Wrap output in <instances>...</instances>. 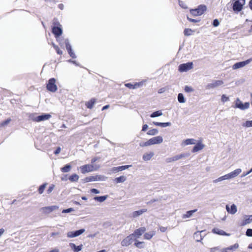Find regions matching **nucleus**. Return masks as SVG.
<instances>
[{"label": "nucleus", "mask_w": 252, "mask_h": 252, "mask_svg": "<svg viewBox=\"0 0 252 252\" xmlns=\"http://www.w3.org/2000/svg\"><path fill=\"white\" fill-rule=\"evenodd\" d=\"M163 141V139L161 136H158L156 137H153L150 139L146 142H142L140 143V146L141 147H146L151 145L156 144H160L162 143Z\"/></svg>", "instance_id": "obj_1"}, {"label": "nucleus", "mask_w": 252, "mask_h": 252, "mask_svg": "<svg viewBox=\"0 0 252 252\" xmlns=\"http://www.w3.org/2000/svg\"><path fill=\"white\" fill-rule=\"evenodd\" d=\"M53 24L54 26L52 27V32L55 35L56 38L59 37L63 32L62 29V26L60 24V23L57 20L56 21H54L53 22Z\"/></svg>", "instance_id": "obj_2"}, {"label": "nucleus", "mask_w": 252, "mask_h": 252, "mask_svg": "<svg viewBox=\"0 0 252 252\" xmlns=\"http://www.w3.org/2000/svg\"><path fill=\"white\" fill-rule=\"evenodd\" d=\"M206 6L204 5H199L198 8L194 9H191L190 13L194 16L201 15L206 10Z\"/></svg>", "instance_id": "obj_3"}, {"label": "nucleus", "mask_w": 252, "mask_h": 252, "mask_svg": "<svg viewBox=\"0 0 252 252\" xmlns=\"http://www.w3.org/2000/svg\"><path fill=\"white\" fill-rule=\"evenodd\" d=\"M56 82V80L54 78H50L46 84L47 89L51 92H55L58 89Z\"/></svg>", "instance_id": "obj_4"}, {"label": "nucleus", "mask_w": 252, "mask_h": 252, "mask_svg": "<svg viewBox=\"0 0 252 252\" xmlns=\"http://www.w3.org/2000/svg\"><path fill=\"white\" fill-rule=\"evenodd\" d=\"M233 9L234 11L240 12L243 9L245 4V0H233Z\"/></svg>", "instance_id": "obj_5"}, {"label": "nucleus", "mask_w": 252, "mask_h": 252, "mask_svg": "<svg viewBox=\"0 0 252 252\" xmlns=\"http://www.w3.org/2000/svg\"><path fill=\"white\" fill-rule=\"evenodd\" d=\"M134 238L131 234L125 237L121 243L123 247H127L130 245L134 241Z\"/></svg>", "instance_id": "obj_6"}, {"label": "nucleus", "mask_w": 252, "mask_h": 252, "mask_svg": "<svg viewBox=\"0 0 252 252\" xmlns=\"http://www.w3.org/2000/svg\"><path fill=\"white\" fill-rule=\"evenodd\" d=\"M193 67V63L191 62H189L186 63H182L179 65L178 70L180 72H186Z\"/></svg>", "instance_id": "obj_7"}, {"label": "nucleus", "mask_w": 252, "mask_h": 252, "mask_svg": "<svg viewBox=\"0 0 252 252\" xmlns=\"http://www.w3.org/2000/svg\"><path fill=\"white\" fill-rule=\"evenodd\" d=\"M249 102H245V103H243L239 98H237V99L235 101V108H238L241 110H245L249 108Z\"/></svg>", "instance_id": "obj_8"}, {"label": "nucleus", "mask_w": 252, "mask_h": 252, "mask_svg": "<svg viewBox=\"0 0 252 252\" xmlns=\"http://www.w3.org/2000/svg\"><path fill=\"white\" fill-rule=\"evenodd\" d=\"M81 172L82 174L93 171L94 170V167L92 164H85L80 167Z\"/></svg>", "instance_id": "obj_9"}, {"label": "nucleus", "mask_w": 252, "mask_h": 252, "mask_svg": "<svg viewBox=\"0 0 252 252\" xmlns=\"http://www.w3.org/2000/svg\"><path fill=\"white\" fill-rule=\"evenodd\" d=\"M146 228L145 227H141L134 230V233L131 234L134 239L139 238L144 232L146 231Z\"/></svg>", "instance_id": "obj_10"}, {"label": "nucleus", "mask_w": 252, "mask_h": 252, "mask_svg": "<svg viewBox=\"0 0 252 252\" xmlns=\"http://www.w3.org/2000/svg\"><path fill=\"white\" fill-rule=\"evenodd\" d=\"M252 61V59H250L245 61L236 63L232 66V68L233 69H236L244 67L246 65Z\"/></svg>", "instance_id": "obj_11"}, {"label": "nucleus", "mask_w": 252, "mask_h": 252, "mask_svg": "<svg viewBox=\"0 0 252 252\" xmlns=\"http://www.w3.org/2000/svg\"><path fill=\"white\" fill-rule=\"evenodd\" d=\"M103 177L100 175L91 176L84 179L85 183L102 180Z\"/></svg>", "instance_id": "obj_12"}, {"label": "nucleus", "mask_w": 252, "mask_h": 252, "mask_svg": "<svg viewBox=\"0 0 252 252\" xmlns=\"http://www.w3.org/2000/svg\"><path fill=\"white\" fill-rule=\"evenodd\" d=\"M50 118H51V115L50 114H45L35 117L34 119V121L36 122H39L49 120Z\"/></svg>", "instance_id": "obj_13"}, {"label": "nucleus", "mask_w": 252, "mask_h": 252, "mask_svg": "<svg viewBox=\"0 0 252 252\" xmlns=\"http://www.w3.org/2000/svg\"><path fill=\"white\" fill-rule=\"evenodd\" d=\"M223 84V82L222 80H216L212 83L208 84L206 86V88L207 89H213L218 86H220Z\"/></svg>", "instance_id": "obj_14"}, {"label": "nucleus", "mask_w": 252, "mask_h": 252, "mask_svg": "<svg viewBox=\"0 0 252 252\" xmlns=\"http://www.w3.org/2000/svg\"><path fill=\"white\" fill-rule=\"evenodd\" d=\"M64 42H65L66 48L70 56L72 58H76L75 55L72 52V50L71 49V46L70 44H69L68 40L65 39Z\"/></svg>", "instance_id": "obj_15"}, {"label": "nucleus", "mask_w": 252, "mask_h": 252, "mask_svg": "<svg viewBox=\"0 0 252 252\" xmlns=\"http://www.w3.org/2000/svg\"><path fill=\"white\" fill-rule=\"evenodd\" d=\"M85 231L84 229H79L74 232L70 231L67 233V237L69 238H73L78 236H79Z\"/></svg>", "instance_id": "obj_16"}, {"label": "nucleus", "mask_w": 252, "mask_h": 252, "mask_svg": "<svg viewBox=\"0 0 252 252\" xmlns=\"http://www.w3.org/2000/svg\"><path fill=\"white\" fill-rule=\"evenodd\" d=\"M143 85V83L142 82H136L134 83V84H132L131 83H126L125 84V86L128 88L129 89H135L136 88H138Z\"/></svg>", "instance_id": "obj_17"}, {"label": "nucleus", "mask_w": 252, "mask_h": 252, "mask_svg": "<svg viewBox=\"0 0 252 252\" xmlns=\"http://www.w3.org/2000/svg\"><path fill=\"white\" fill-rule=\"evenodd\" d=\"M226 209L228 213L233 215L235 214L237 211V207L235 204H232L230 208L227 205L226 206Z\"/></svg>", "instance_id": "obj_18"}, {"label": "nucleus", "mask_w": 252, "mask_h": 252, "mask_svg": "<svg viewBox=\"0 0 252 252\" xmlns=\"http://www.w3.org/2000/svg\"><path fill=\"white\" fill-rule=\"evenodd\" d=\"M96 102V99L95 98H91L89 101L85 103L86 107L88 109H91L93 108L94 104Z\"/></svg>", "instance_id": "obj_19"}, {"label": "nucleus", "mask_w": 252, "mask_h": 252, "mask_svg": "<svg viewBox=\"0 0 252 252\" xmlns=\"http://www.w3.org/2000/svg\"><path fill=\"white\" fill-rule=\"evenodd\" d=\"M185 157V155L184 154H181L179 155H177L176 156H174L172 158H169L166 159V162H172L176 160H178L183 157Z\"/></svg>", "instance_id": "obj_20"}, {"label": "nucleus", "mask_w": 252, "mask_h": 252, "mask_svg": "<svg viewBox=\"0 0 252 252\" xmlns=\"http://www.w3.org/2000/svg\"><path fill=\"white\" fill-rule=\"evenodd\" d=\"M204 147V145L201 143L200 142L196 144L195 146H194L193 148V149L191 150V152L192 153H195L197 152L202 149H203Z\"/></svg>", "instance_id": "obj_21"}, {"label": "nucleus", "mask_w": 252, "mask_h": 252, "mask_svg": "<svg viewBox=\"0 0 252 252\" xmlns=\"http://www.w3.org/2000/svg\"><path fill=\"white\" fill-rule=\"evenodd\" d=\"M156 232L154 231L148 233H145L144 234V238L146 240H150L155 235Z\"/></svg>", "instance_id": "obj_22"}, {"label": "nucleus", "mask_w": 252, "mask_h": 252, "mask_svg": "<svg viewBox=\"0 0 252 252\" xmlns=\"http://www.w3.org/2000/svg\"><path fill=\"white\" fill-rule=\"evenodd\" d=\"M134 245L138 248L141 249L144 247V245L145 244L143 241H139L137 240V239H134Z\"/></svg>", "instance_id": "obj_23"}, {"label": "nucleus", "mask_w": 252, "mask_h": 252, "mask_svg": "<svg viewBox=\"0 0 252 252\" xmlns=\"http://www.w3.org/2000/svg\"><path fill=\"white\" fill-rule=\"evenodd\" d=\"M212 232L215 234H217L220 235H226V233L225 231L221 230L218 228H214L212 229Z\"/></svg>", "instance_id": "obj_24"}, {"label": "nucleus", "mask_w": 252, "mask_h": 252, "mask_svg": "<svg viewBox=\"0 0 252 252\" xmlns=\"http://www.w3.org/2000/svg\"><path fill=\"white\" fill-rule=\"evenodd\" d=\"M241 169L240 168L236 169V170H234L233 171L229 173L230 177L231 178H234L236 176H237L241 172Z\"/></svg>", "instance_id": "obj_25"}, {"label": "nucleus", "mask_w": 252, "mask_h": 252, "mask_svg": "<svg viewBox=\"0 0 252 252\" xmlns=\"http://www.w3.org/2000/svg\"><path fill=\"white\" fill-rule=\"evenodd\" d=\"M147 211V210L146 209H143L138 211H135L133 212L132 215L133 217L135 218L141 215L143 213L146 212Z\"/></svg>", "instance_id": "obj_26"}, {"label": "nucleus", "mask_w": 252, "mask_h": 252, "mask_svg": "<svg viewBox=\"0 0 252 252\" xmlns=\"http://www.w3.org/2000/svg\"><path fill=\"white\" fill-rule=\"evenodd\" d=\"M153 152H150L149 153H145L143 156V159L145 161L149 160L154 156Z\"/></svg>", "instance_id": "obj_27"}, {"label": "nucleus", "mask_w": 252, "mask_h": 252, "mask_svg": "<svg viewBox=\"0 0 252 252\" xmlns=\"http://www.w3.org/2000/svg\"><path fill=\"white\" fill-rule=\"evenodd\" d=\"M70 247L75 252H78L80 251L82 248V245H80L79 246H76L73 243L70 244Z\"/></svg>", "instance_id": "obj_28"}, {"label": "nucleus", "mask_w": 252, "mask_h": 252, "mask_svg": "<svg viewBox=\"0 0 252 252\" xmlns=\"http://www.w3.org/2000/svg\"><path fill=\"white\" fill-rule=\"evenodd\" d=\"M153 124L157 126H159L161 127H166L170 125V123H159L154 122Z\"/></svg>", "instance_id": "obj_29"}, {"label": "nucleus", "mask_w": 252, "mask_h": 252, "mask_svg": "<svg viewBox=\"0 0 252 252\" xmlns=\"http://www.w3.org/2000/svg\"><path fill=\"white\" fill-rule=\"evenodd\" d=\"M196 211H197V210L195 209L193 210L187 211L186 212V213L183 215V218L186 219V218H189L190 217H191L193 213L195 212Z\"/></svg>", "instance_id": "obj_30"}, {"label": "nucleus", "mask_w": 252, "mask_h": 252, "mask_svg": "<svg viewBox=\"0 0 252 252\" xmlns=\"http://www.w3.org/2000/svg\"><path fill=\"white\" fill-rule=\"evenodd\" d=\"M107 198V195L101 196H95L94 197V199L99 202H103Z\"/></svg>", "instance_id": "obj_31"}, {"label": "nucleus", "mask_w": 252, "mask_h": 252, "mask_svg": "<svg viewBox=\"0 0 252 252\" xmlns=\"http://www.w3.org/2000/svg\"><path fill=\"white\" fill-rule=\"evenodd\" d=\"M79 179V176L76 174H73L69 176V180L71 182H77Z\"/></svg>", "instance_id": "obj_32"}, {"label": "nucleus", "mask_w": 252, "mask_h": 252, "mask_svg": "<svg viewBox=\"0 0 252 252\" xmlns=\"http://www.w3.org/2000/svg\"><path fill=\"white\" fill-rule=\"evenodd\" d=\"M126 180V177L124 176H121L119 177L116 178L115 181L117 183H123Z\"/></svg>", "instance_id": "obj_33"}, {"label": "nucleus", "mask_w": 252, "mask_h": 252, "mask_svg": "<svg viewBox=\"0 0 252 252\" xmlns=\"http://www.w3.org/2000/svg\"><path fill=\"white\" fill-rule=\"evenodd\" d=\"M55 206H49V207H45L42 208V210L45 212L47 213H50L52 212Z\"/></svg>", "instance_id": "obj_34"}, {"label": "nucleus", "mask_w": 252, "mask_h": 252, "mask_svg": "<svg viewBox=\"0 0 252 252\" xmlns=\"http://www.w3.org/2000/svg\"><path fill=\"white\" fill-rule=\"evenodd\" d=\"M47 185V183H44L39 187L38 191L39 194H42L44 192Z\"/></svg>", "instance_id": "obj_35"}, {"label": "nucleus", "mask_w": 252, "mask_h": 252, "mask_svg": "<svg viewBox=\"0 0 252 252\" xmlns=\"http://www.w3.org/2000/svg\"><path fill=\"white\" fill-rule=\"evenodd\" d=\"M162 115V113L161 111H157L153 113H152L150 115V117L152 118L157 117L158 116H160Z\"/></svg>", "instance_id": "obj_36"}, {"label": "nucleus", "mask_w": 252, "mask_h": 252, "mask_svg": "<svg viewBox=\"0 0 252 252\" xmlns=\"http://www.w3.org/2000/svg\"><path fill=\"white\" fill-rule=\"evenodd\" d=\"M71 168V166L69 164H66L63 167L61 168V171L63 172H68Z\"/></svg>", "instance_id": "obj_37"}, {"label": "nucleus", "mask_w": 252, "mask_h": 252, "mask_svg": "<svg viewBox=\"0 0 252 252\" xmlns=\"http://www.w3.org/2000/svg\"><path fill=\"white\" fill-rule=\"evenodd\" d=\"M129 166H130L129 165H124V166H118V167H116L115 168L114 170H115L117 172L122 171V170L127 169Z\"/></svg>", "instance_id": "obj_38"}, {"label": "nucleus", "mask_w": 252, "mask_h": 252, "mask_svg": "<svg viewBox=\"0 0 252 252\" xmlns=\"http://www.w3.org/2000/svg\"><path fill=\"white\" fill-rule=\"evenodd\" d=\"M193 32L194 31L190 29H185L184 33L186 36H189L191 35Z\"/></svg>", "instance_id": "obj_39"}, {"label": "nucleus", "mask_w": 252, "mask_h": 252, "mask_svg": "<svg viewBox=\"0 0 252 252\" xmlns=\"http://www.w3.org/2000/svg\"><path fill=\"white\" fill-rule=\"evenodd\" d=\"M185 145L195 144V140L193 139H187L184 141Z\"/></svg>", "instance_id": "obj_40"}, {"label": "nucleus", "mask_w": 252, "mask_h": 252, "mask_svg": "<svg viewBox=\"0 0 252 252\" xmlns=\"http://www.w3.org/2000/svg\"><path fill=\"white\" fill-rule=\"evenodd\" d=\"M52 45L58 54L60 55L63 54V51L60 49V48L57 45H55L54 43L52 44Z\"/></svg>", "instance_id": "obj_41"}, {"label": "nucleus", "mask_w": 252, "mask_h": 252, "mask_svg": "<svg viewBox=\"0 0 252 252\" xmlns=\"http://www.w3.org/2000/svg\"><path fill=\"white\" fill-rule=\"evenodd\" d=\"M178 100L180 103H184L185 102V99L182 94L180 93L178 94Z\"/></svg>", "instance_id": "obj_42"}, {"label": "nucleus", "mask_w": 252, "mask_h": 252, "mask_svg": "<svg viewBox=\"0 0 252 252\" xmlns=\"http://www.w3.org/2000/svg\"><path fill=\"white\" fill-rule=\"evenodd\" d=\"M252 221V218H250V216L248 218L246 219L242 222V225H245L247 224H249L251 223Z\"/></svg>", "instance_id": "obj_43"}, {"label": "nucleus", "mask_w": 252, "mask_h": 252, "mask_svg": "<svg viewBox=\"0 0 252 252\" xmlns=\"http://www.w3.org/2000/svg\"><path fill=\"white\" fill-rule=\"evenodd\" d=\"M200 232H196L194 234V238H196V241L197 242L200 241L201 240H202V238H201V236H200Z\"/></svg>", "instance_id": "obj_44"}, {"label": "nucleus", "mask_w": 252, "mask_h": 252, "mask_svg": "<svg viewBox=\"0 0 252 252\" xmlns=\"http://www.w3.org/2000/svg\"><path fill=\"white\" fill-rule=\"evenodd\" d=\"M158 132V131L157 129H152L149 130L147 132L148 135H154L156 134Z\"/></svg>", "instance_id": "obj_45"}, {"label": "nucleus", "mask_w": 252, "mask_h": 252, "mask_svg": "<svg viewBox=\"0 0 252 252\" xmlns=\"http://www.w3.org/2000/svg\"><path fill=\"white\" fill-rule=\"evenodd\" d=\"M243 126L247 127H252V120L246 121Z\"/></svg>", "instance_id": "obj_46"}, {"label": "nucleus", "mask_w": 252, "mask_h": 252, "mask_svg": "<svg viewBox=\"0 0 252 252\" xmlns=\"http://www.w3.org/2000/svg\"><path fill=\"white\" fill-rule=\"evenodd\" d=\"M11 121V119L9 118L6 120L2 122L0 124V127H3L7 125Z\"/></svg>", "instance_id": "obj_47"}, {"label": "nucleus", "mask_w": 252, "mask_h": 252, "mask_svg": "<svg viewBox=\"0 0 252 252\" xmlns=\"http://www.w3.org/2000/svg\"><path fill=\"white\" fill-rule=\"evenodd\" d=\"M238 247V245L237 244H235L234 246H230V247L227 248V249H226L225 250H224L222 252H228L227 251L232 250L233 249V248H237Z\"/></svg>", "instance_id": "obj_48"}, {"label": "nucleus", "mask_w": 252, "mask_h": 252, "mask_svg": "<svg viewBox=\"0 0 252 252\" xmlns=\"http://www.w3.org/2000/svg\"><path fill=\"white\" fill-rule=\"evenodd\" d=\"M55 188V185L52 184L51 185L48 189L47 190V192L48 194H50L52 192V191H53V190Z\"/></svg>", "instance_id": "obj_49"}, {"label": "nucleus", "mask_w": 252, "mask_h": 252, "mask_svg": "<svg viewBox=\"0 0 252 252\" xmlns=\"http://www.w3.org/2000/svg\"><path fill=\"white\" fill-rule=\"evenodd\" d=\"M221 100L223 102H225L229 100V97L226 96L225 94H222L221 96Z\"/></svg>", "instance_id": "obj_50"}, {"label": "nucleus", "mask_w": 252, "mask_h": 252, "mask_svg": "<svg viewBox=\"0 0 252 252\" xmlns=\"http://www.w3.org/2000/svg\"><path fill=\"white\" fill-rule=\"evenodd\" d=\"M246 234L247 236L252 237V229H248L246 231Z\"/></svg>", "instance_id": "obj_51"}, {"label": "nucleus", "mask_w": 252, "mask_h": 252, "mask_svg": "<svg viewBox=\"0 0 252 252\" xmlns=\"http://www.w3.org/2000/svg\"><path fill=\"white\" fill-rule=\"evenodd\" d=\"M193 89L191 87H189L188 86H185V91L186 92L189 93L193 91Z\"/></svg>", "instance_id": "obj_52"}, {"label": "nucleus", "mask_w": 252, "mask_h": 252, "mask_svg": "<svg viewBox=\"0 0 252 252\" xmlns=\"http://www.w3.org/2000/svg\"><path fill=\"white\" fill-rule=\"evenodd\" d=\"M219 24H220V22L218 19H216L214 20L213 22V25L214 27H217L219 25Z\"/></svg>", "instance_id": "obj_53"}, {"label": "nucleus", "mask_w": 252, "mask_h": 252, "mask_svg": "<svg viewBox=\"0 0 252 252\" xmlns=\"http://www.w3.org/2000/svg\"><path fill=\"white\" fill-rule=\"evenodd\" d=\"M73 211V209L72 208H68V209H64L63 210L62 212L63 213H69L71 211Z\"/></svg>", "instance_id": "obj_54"}, {"label": "nucleus", "mask_w": 252, "mask_h": 252, "mask_svg": "<svg viewBox=\"0 0 252 252\" xmlns=\"http://www.w3.org/2000/svg\"><path fill=\"white\" fill-rule=\"evenodd\" d=\"M159 229L160 230V231L162 232H165L167 229V228L166 227H164V226H160L159 227Z\"/></svg>", "instance_id": "obj_55"}, {"label": "nucleus", "mask_w": 252, "mask_h": 252, "mask_svg": "<svg viewBox=\"0 0 252 252\" xmlns=\"http://www.w3.org/2000/svg\"><path fill=\"white\" fill-rule=\"evenodd\" d=\"M91 192L92 193H95V194H97V193H99V191L98 190H97V189H91Z\"/></svg>", "instance_id": "obj_56"}, {"label": "nucleus", "mask_w": 252, "mask_h": 252, "mask_svg": "<svg viewBox=\"0 0 252 252\" xmlns=\"http://www.w3.org/2000/svg\"><path fill=\"white\" fill-rule=\"evenodd\" d=\"M224 180V178L223 177V176H222L221 177H219L218 179H216L214 182L215 183H216V182H220V181H222V180Z\"/></svg>", "instance_id": "obj_57"}, {"label": "nucleus", "mask_w": 252, "mask_h": 252, "mask_svg": "<svg viewBox=\"0 0 252 252\" xmlns=\"http://www.w3.org/2000/svg\"><path fill=\"white\" fill-rule=\"evenodd\" d=\"M61 152V148L60 147H58L56 150L54 151V153L55 154V155H57L58 154H59Z\"/></svg>", "instance_id": "obj_58"}, {"label": "nucleus", "mask_w": 252, "mask_h": 252, "mask_svg": "<svg viewBox=\"0 0 252 252\" xmlns=\"http://www.w3.org/2000/svg\"><path fill=\"white\" fill-rule=\"evenodd\" d=\"M187 19H188V20L189 21L191 22H193V23H196V22H197L199 21V20H196L195 19L190 18H189L188 17H187Z\"/></svg>", "instance_id": "obj_59"}, {"label": "nucleus", "mask_w": 252, "mask_h": 252, "mask_svg": "<svg viewBox=\"0 0 252 252\" xmlns=\"http://www.w3.org/2000/svg\"><path fill=\"white\" fill-rule=\"evenodd\" d=\"M148 126L147 125H144L142 126V130L143 131H146L148 128Z\"/></svg>", "instance_id": "obj_60"}, {"label": "nucleus", "mask_w": 252, "mask_h": 252, "mask_svg": "<svg viewBox=\"0 0 252 252\" xmlns=\"http://www.w3.org/2000/svg\"><path fill=\"white\" fill-rule=\"evenodd\" d=\"M223 177L224 178V180L228 179H231V178L230 177L229 174H226V175H224Z\"/></svg>", "instance_id": "obj_61"}, {"label": "nucleus", "mask_w": 252, "mask_h": 252, "mask_svg": "<svg viewBox=\"0 0 252 252\" xmlns=\"http://www.w3.org/2000/svg\"><path fill=\"white\" fill-rule=\"evenodd\" d=\"M179 3L180 5L181 6H182V7L186 8V7H184V5H183V1L179 0Z\"/></svg>", "instance_id": "obj_62"}, {"label": "nucleus", "mask_w": 252, "mask_h": 252, "mask_svg": "<svg viewBox=\"0 0 252 252\" xmlns=\"http://www.w3.org/2000/svg\"><path fill=\"white\" fill-rule=\"evenodd\" d=\"M249 7L252 10V0H251L249 2Z\"/></svg>", "instance_id": "obj_63"}, {"label": "nucleus", "mask_w": 252, "mask_h": 252, "mask_svg": "<svg viewBox=\"0 0 252 252\" xmlns=\"http://www.w3.org/2000/svg\"><path fill=\"white\" fill-rule=\"evenodd\" d=\"M59 7L61 9H63V4H59L58 5Z\"/></svg>", "instance_id": "obj_64"}]
</instances>
